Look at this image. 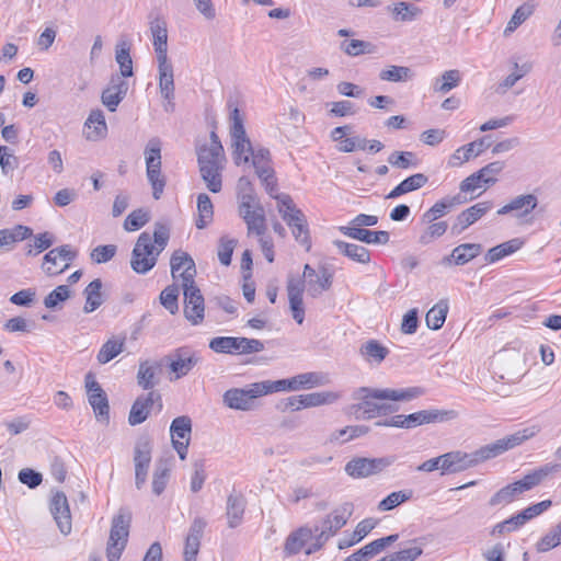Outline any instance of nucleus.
Returning a JSON list of instances; mask_svg holds the SVG:
<instances>
[{"label": "nucleus", "mask_w": 561, "mask_h": 561, "mask_svg": "<svg viewBox=\"0 0 561 561\" xmlns=\"http://www.w3.org/2000/svg\"><path fill=\"white\" fill-rule=\"evenodd\" d=\"M534 435L535 431L533 428H524L500 438L492 444L482 446L472 453H463L459 450L446 453L442 455V458H444V463L440 465L442 473H455L476 467L481 462L493 459L520 445Z\"/></svg>", "instance_id": "1"}, {"label": "nucleus", "mask_w": 561, "mask_h": 561, "mask_svg": "<svg viewBox=\"0 0 561 561\" xmlns=\"http://www.w3.org/2000/svg\"><path fill=\"white\" fill-rule=\"evenodd\" d=\"M332 285V275L322 271L318 274L317 271L309 264L304 266L302 277L289 276L287 279V295L289 301V309L294 320L301 324L305 320L304 307V290L312 298H318L323 291L330 289Z\"/></svg>", "instance_id": "2"}, {"label": "nucleus", "mask_w": 561, "mask_h": 561, "mask_svg": "<svg viewBox=\"0 0 561 561\" xmlns=\"http://www.w3.org/2000/svg\"><path fill=\"white\" fill-rule=\"evenodd\" d=\"M424 393L420 387L407 389H375L360 387L352 393V399L357 401L350 405L348 411L357 420H371L376 417L378 402L376 400L409 401Z\"/></svg>", "instance_id": "3"}, {"label": "nucleus", "mask_w": 561, "mask_h": 561, "mask_svg": "<svg viewBox=\"0 0 561 561\" xmlns=\"http://www.w3.org/2000/svg\"><path fill=\"white\" fill-rule=\"evenodd\" d=\"M130 525V511L126 507L119 508L112 518L110 537L106 546V557L108 561H119L128 542Z\"/></svg>", "instance_id": "4"}, {"label": "nucleus", "mask_w": 561, "mask_h": 561, "mask_svg": "<svg viewBox=\"0 0 561 561\" xmlns=\"http://www.w3.org/2000/svg\"><path fill=\"white\" fill-rule=\"evenodd\" d=\"M161 140L158 137H152L148 140L144 150L146 174L152 187L154 199L161 197L165 186V178L161 172Z\"/></svg>", "instance_id": "5"}, {"label": "nucleus", "mask_w": 561, "mask_h": 561, "mask_svg": "<svg viewBox=\"0 0 561 561\" xmlns=\"http://www.w3.org/2000/svg\"><path fill=\"white\" fill-rule=\"evenodd\" d=\"M230 136L232 141V158L237 165L248 163L253 148L244 128V118L238 107L230 113Z\"/></svg>", "instance_id": "6"}, {"label": "nucleus", "mask_w": 561, "mask_h": 561, "mask_svg": "<svg viewBox=\"0 0 561 561\" xmlns=\"http://www.w3.org/2000/svg\"><path fill=\"white\" fill-rule=\"evenodd\" d=\"M328 382V375L317 371L299 374L288 379L265 380L268 393L310 389L324 386Z\"/></svg>", "instance_id": "7"}, {"label": "nucleus", "mask_w": 561, "mask_h": 561, "mask_svg": "<svg viewBox=\"0 0 561 561\" xmlns=\"http://www.w3.org/2000/svg\"><path fill=\"white\" fill-rule=\"evenodd\" d=\"M270 394L265 380L251 383L248 389L232 388L222 396L224 403L233 410L250 411L254 408V400Z\"/></svg>", "instance_id": "8"}, {"label": "nucleus", "mask_w": 561, "mask_h": 561, "mask_svg": "<svg viewBox=\"0 0 561 561\" xmlns=\"http://www.w3.org/2000/svg\"><path fill=\"white\" fill-rule=\"evenodd\" d=\"M154 250L151 234L141 232L131 252L130 266L135 273L146 274L154 267L159 256Z\"/></svg>", "instance_id": "9"}, {"label": "nucleus", "mask_w": 561, "mask_h": 561, "mask_svg": "<svg viewBox=\"0 0 561 561\" xmlns=\"http://www.w3.org/2000/svg\"><path fill=\"white\" fill-rule=\"evenodd\" d=\"M394 461L393 457H380V458H366L357 457L353 458L345 465V472L355 479L367 478L369 476L377 474L391 466Z\"/></svg>", "instance_id": "10"}, {"label": "nucleus", "mask_w": 561, "mask_h": 561, "mask_svg": "<svg viewBox=\"0 0 561 561\" xmlns=\"http://www.w3.org/2000/svg\"><path fill=\"white\" fill-rule=\"evenodd\" d=\"M76 257L77 251L70 244L51 249L44 255L43 270L49 276L61 274Z\"/></svg>", "instance_id": "11"}, {"label": "nucleus", "mask_w": 561, "mask_h": 561, "mask_svg": "<svg viewBox=\"0 0 561 561\" xmlns=\"http://www.w3.org/2000/svg\"><path fill=\"white\" fill-rule=\"evenodd\" d=\"M184 316L193 324L203 322L205 317L204 297L195 283L183 286Z\"/></svg>", "instance_id": "12"}, {"label": "nucleus", "mask_w": 561, "mask_h": 561, "mask_svg": "<svg viewBox=\"0 0 561 561\" xmlns=\"http://www.w3.org/2000/svg\"><path fill=\"white\" fill-rule=\"evenodd\" d=\"M154 405L158 412H161L163 403L158 391H149L146 394L139 396L131 405L128 416L129 424L135 426L144 423Z\"/></svg>", "instance_id": "13"}, {"label": "nucleus", "mask_w": 561, "mask_h": 561, "mask_svg": "<svg viewBox=\"0 0 561 561\" xmlns=\"http://www.w3.org/2000/svg\"><path fill=\"white\" fill-rule=\"evenodd\" d=\"M170 266L173 279H181L182 287L195 283L196 266L187 252L174 251L170 259Z\"/></svg>", "instance_id": "14"}, {"label": "nucleus", "mask_w": 561, "mask_h": 561, "mask_svg": "<svg viewBox=\"0 0 561 561\" xmlns=\"http://www.w3.org/2000/svg\"><path fill=\"white\" fill-rule=\"evenodd\" d=\"M85 388L88 393V401L92 407L96 419L100 421H108L110 405L107 396L100 383L95 380L92 373H89L85 376Z\"/></svg>", "instance_id": "15"}, {"label": "nucleus", "mask_w": 561, "mask_h": 561, "mask_svg": "<svg viewBox=\"0 0 561 561\" xmlns=\"http://www.w3.org/2000/svg\"><path fill=\"white\" fill-rule=\"evenodd\" d=\"M152 445L148 437L137 442L134 450L135 463V485L138 490L142 489L147 481L148 470L151 462Z\"/></svg>", "instance_id": "16"}, {"label": "nucleus", "mask_w": 561, "mask_h": 561, "mask_svg": "<svg viewBox=\"0 0 561 561\" xmlns=\"http://www.w3.org/2000/svg\"><path fill=\"white\" fill-rule=\"evenodd\" d=\"M168 358L175 380L186 376L201 362L198 353L187 347L175 350Z\"/></svg>", "instance_id": "17"}, {"label": "nucleus", "mask_w": 561, "mask_h": 561, "mask_svg": "<svg viewBox=\"0 0 561 561\" xmlns=\"http://www.w3.org/2000/svg\"><path fill=\"white\" fill-rule=\"evenodd\" d=\"M559 468V465L546 463L539 468L534 469L533 471L524 476L523 479L510 483V485L512 486V490L515 492V494L518 496L519 494L539 485L547 477L557 472Z\"/></svg>", "instance_id": "18"}, {"label": "nucleus", "mask_w": 561, "mask_h": 561, "mask_svg": "<svg viewBox=\"0 0 561 561\" xmlns=\"http://www.w3.org/2000/svg\"><path fill=\"white\" fill-rule=\"evenodd\" d=\"M206 526L207 520L204 517L197 516L193 519L185 537L183 561H196Z\"/></svg>", "instance_id": "19"}, {"label": "nucleus", "mask_w": 561, "mask_h": 561, "mask_svg": "<svg viewBox=\"0 0 561 561\" xmlns=\"http://www.w3.org/2000/svg\"><path fill=\"white\" fill-rule=\"evenodd\" d=\"M50 513L61 534L68 535L71 531V515L66 494L56 491L50 501Z\"/></svg>", "instance_id": "20"}, {"label": "nucleus", "mask_w": 561, "mask_h": 561, "mask_svg": "<svg viewBox=\"0 0 561 561\" xmlns=\"http://www.w3.org/2000/svg\"><path fill=\"white\" fill-rule=\"evenodd\" d=\"M128 91V83L119 76H113L101 95V101L110 112H115Z\"/></svg>", "instance_id": "21"}, {"label": "nucleus", "mask_w": 561, "mask_h": 561, "mask_svg": "<svg viewBox=\"0 0 561 561\" xmlns=\"http://www.w3.org/2000/svg\"><path fill=\"white\" fill-rule=\"evenodd\" d=\"M149 25L157 60L169 59L167 22L163 18L157 15L150 20Z\"/></svg>", "instance_id": "22"}, {"label": "nucleus", "mask_w": 561, "mask_h": 561, "mask_svg": "<svg viewBox=\"0 0 561 561\" xmlns=\"http://www.w3.org/2000/svg\"><path fill=\"white\" fill-rule=\"evenodd\" d=\"M493 207L491 202H481L473 206L462 210L456 218V222L453 225V231L461 233L469 226L478 221L483 215H485Z\"/></svg>", "instance_id": "23"}, {"label": "nucleus", "mask_w": 561, "mask_h": 561, "mask_svg": "<svg viewBox=\"0 0 561 561\" xmlns=\"http://www.w3.org/2000/svg\"><path fill=\"white\" fill-rule=\"evenodd\" d=\"M339 230L344 236L367 244H387L390 236L388 231H373L365 228L341 226Z\"/></svg>", "instance_id": "24"}, {"label": "nucleus", "mask_w": 561, "mask_h": 561, "mask_svg": "<svg viewBox=\"0 0 561 561\" xmlns=\"http://www.w3.org/2000/svg\"><path fill=\"white\" fill-rule=\"evenodd\" d=\"M490 145L491 142L489 141V137L485 136L466 146H462L451 154L448 164L450 167H459L462 163L469 161L470 158L480 156L486 148L490 147Z\"/></svg>", "instance_id": "25"}, {"label": "nucleus", "mask_w": 561, "mask_h": 561, "mask_svg": "<svg viewBox=\"0 0 561 561\" xmlns=\"http://www.w3.org/2000/svg\"><path fill=\"white\" fill-rule=\"evenodd\" d=\"M159 72V89L164 100L174 106V76L173 66L169 59L157 60Z\"/></svg>", "instance_id": "26"}, {"label": "nucleus", "mask_w": 561, "mask_h": 561, "mask_svg": "<svg viewBox=\"0 0 561 561\" xmlns=\"http://www.w3.org/2000/svg\"><path fill=\"white\" fill-rule=\"evenodd\" d=\"M467 198L461 195V193L455 196H447L443 199L436 202L430 209H427L422 219L426 222H433L439 217L444 216L448 211H450L454 207L465 204Z\"/></svg>", "instance_id": "27"}, {"label": "nucleus", "mask_w": 561, "mask_h": 561, "mask_svg": "<svg viewBox=\"0 0 561 561\" xmlns=\"http://www.w3.org/2000/svg\"><path fill=\"white\" fill-rule=\"evenodd\" d=\"M161 365L157 362L141 360L137 371V383L144 390H151L159 383Z\"/></svg>", "instance_id": "28"}, {"label": "nucleus", "mask_w": 561, "mask_h": 561, "mask_svg": "<svg viewBox=\"0 0 561 561\" xmlns=\"http://www.w3.org/2000/svg\"><path fill=\"white\" fill-rule=\"evenodd\" d=\"M538 205V198L534 194L518 195L508 204L497 210L499 215H506L512 211H518V216L530 214Z\"/></svg>", "instance_id": "29"}, {"label": "nucleus", "mask_w": 561, "mask_h": 561, "mask_svg": "<svg viewBox=\"0 0 561 561\" xmlns=\"http://www.w3.org/2000/svg\"><path fill=\"white\" fill-rule=\"evenodd\" d=\"M377 525V522L374 518H365L360 520L354 531L350 535H345L337 542V548L340 550L350 548L362 541Z\"/></svg>", "instance_id": "30"}, {"label": "nucleus", "mask_w": 561, "mask_h": 561, "mask_svg": "<svg viewBox=\"0 0 561 561\" xmlns=\"http://www.w3.org/2000/svg\"><path fill=\"white\" fill-rule=\"evenodd\" d=\"M225 150L222 145H202L197 148V163L201 165L224 164Z\"/></svg>", "instance_id": "31"}, {"label": "nucleus", "mask_w": 561, "mask_h": 561, "mask_svg": "<svg viewBox=\"0 0 561 561\" xmlns=\"http://www.w3.org/2000/svg\"><path fill=\"white\" fill-rule=\"evenodd\" d=\"M333 244L342 255L354 262L360 264H367L370 262V252L363 245L348 243L342 240H334Z\"/></svg>", "instance_id": "32"}, {"label": "nucleus", "mask_w": 561, "mask_h": 561, "mask_svg": "<svg viewBox=\"0 0 561 561\" xmlns=\"http://www.w3.org/2000/svg\"><path fill=\"white\" fill-rule=\"evenodd\" d=\"M244 510L245 500L242 495L232 493L228 496L226 515L230 528H236L241 524Z\"/></svg>", "instance_id": "33"}, {"label": "nucleus", "mask_w": 561, "mask_h": 561, "mask_svg": "<svg viewBox=\"0 0 561 561\" xmlns=\"http://www.w3.org/2000/svg\"><path fill=\"white\" fill-rule=\"evenodd\" d=\"M428 182V178L423 173H414L403 181H401L394 188L390 191L387 195V198H398L401 195L408 194L410 192L420 190Z\"/></svg>", "instance_id": "34"}, {"label": "nucleus", "mask_w": 561, "mask_h": 561, "mask_svg": "<svg viewBox=\"0 0 561 561\" xmlns=\"http://www.w3.org/2000/svg\"><path fill=\"white\" fill-rule=\"evenodd\" d=\"M84 125L89 129L87 133V139L99 140L106 136L107 126L104 114L101 110L91 111Z\"/></svg>", "instance_id": "35"}, {"label": "nucleus", "mask_w": 561, "mask_h": 561, "mask_svg": "<svg viewBox=\"0 0 561 561\" xmlns=\"http://www.w3.org/2000/svg\"><path fill=\"white\" fill-rule=\"evenodd\" d=\"M172 446L179 443H188L191 440L192 421L188 416L182 415L175 417L170 425Z\"/></svg>", "instance_id": "36"}, {"label": "nucleus", "mask_w": 561, "mask_h": 561, "mask_svg": "<svg viewBox=\"0 0 561 561\" xmlns=\"http://www.w3.org/2000/svg\"><path fill=\"white\" fill-rule=\"evenodd\" d=\"M199 173L206 187L211 193H219L222 188V175L224 164L214 165H201Z\"/></svg>", "instance_id": "37"}, {"label": "nucleus", "mask_w": 561, "mask_h": 561, "mask_svg": "<svg viewBox=\"0 0 561 561\" xmlns=\"http://www.w3.org/2000/svg\"><path fill=\"white\" fill-rule=\"evenodd\" d=\"M313 535V530L309 527H300L293 531L286 539L284 551L287 556L297 554L306 541H308Z\"/></svg>", "instance_id": "38"}, {"label": "nucleus", "mask_w": 561, "mask_h": 561, "mask_svg": "<svg viewBox=\"0 0 561 561\" xmlns=\"http://www.w3.org/2000/svg\"><path fill=\"white\" fill-rule=\"evenodd\" d=\"M102 286V280L100 278H95L85 287L83 291L85 296L83 311L85 313L93 312L103 304Z\"/></svg>", "instance_id": "39"}, {"label": "nucleus", "mask_w": 561, "mask_h": 561, "mask_svg": "<svg viewBox=\"0 0 561 561\" xmlns=\"http://www.w3.org/2000/svg\"><path fill=\"white\" fill-rule=\"evenodd\" d=\"M461 82V73L458 69H450L443 72L433 82V91L446 94L457 88Z\"/></svg>", "instance_id": "40"}, {"label": "nucleus", "mask_w": 561, "mask_h": 561, "mask_svg": "<svg viewBox=\"0 0 561 561\" xmlns=\"http://www.w3.org/2000/svg\"><path fill=\"white\" fill-rule=\"evenodd\" d=\"M359 354L368 362L379 365L388 356L389 350L377 340H369L362 344Z\"/></svg>", "instance_id": "41"}, {"label": "nucleus", "mask_w": 561, "mask_h": 561, "mask_svg": "<svg viewBox=\"0 0 561 561\" xmlns=\"http://www.w3.org/2000/svg\"><path fill=\"white\" fill-rule=\"evenodd\" d=\"M482 252L480 243H462L456 247L450 254L456 265H465Z\"/></svg>", "instance_id": "42"}, {"label": "nucleus", "mask_w": 561, "mask_h": 561, "mask_svg": "<svg viewBox=\"0 0 561 561\" xmlns=\"http://www.w3.org/2000/svg\"><path fill=\"white\" fill-rule=\"evenodd\" d=\"M197 211L198 217L195 225L197 229H204L213 221L214 217V205L206 193H201L197 196Z\"/></svg>", "instance_id": "43"}, {"label": "nucleus", "mask_w": 561, "mask_h": 561, "mask_svg": "<svg viewBox=\"0 0 561 561\" xmlns=\"http://www.w3.org/2000/svg\"><path fill=\"white\" fill-rule=\"evenodd\" d=\"M125 336L112 337L107 340L100 348L96 359L100 364H106L124 351Z\"/></svg>", "instance_id": "44"}, {"label": "nucleus", "mask_w": 561, "mask_h": 561, "mask_svg": "<svg viewBox=\"0 0 561 561\" xmlns=\"http://www.w3.org/2000/svg\"><path fill=\"white\" fill-rule=\"evenodd\" d=\"M388 11L392 14L394 21L401 22L414 21L422 12L420 8L404 1L389 5Z\"/></svg>", "instance_id": "45"}, {"label": "nucleus", "mask_w": 561, "mask_h": 561, "mask_svg": "<svg viewBox=\"0 0 561 561\" xmlns=\"http://www.w3.org/2000/svg\"><path fill=\"white\" fill-rule=\"evenodd\" d=\"M523 245V241L518 238L512 239L507 242L501 243L496 247H493L488 251V253L484 256L485 262L488 263H494L506 255H510L520 249Z\"/></svg>", "instance_id": "46"}, {"label": "nucleus", "mask_w": 561, "mask_h": 561, "mask_svg": "<svg viewBox=\"0 0 561 561\" xmlns=\"http://www.w3.org/2000/svg\"><path fill=\"white\" fill-rule=\"evenodd\" d=\"M448 312V302L447 300H439L434 307H432L425 317L426 325L431 330L440 329L446 320Z\"/></svg>", "instance_id": "47"}, {"label": "nucleus", "mask_w": 561, "mask_h": 561, "mask_svg": "<svg viewBox=\"0 0 561 561\" xmlns=\"http://www.w3.org/2000/svg\"><path fill=\"white\" fill-rule=\"evenodd\" d=\"M414 72L405 66H389L381 70L379 78L388 82H407L413 79Z\"/></svg>", "instance_id": "48"}, {"label": "nucleus", "mask_w": 561, "mask_h": 561, "mask_svg": "<svg viewBox=\"0 0 561 561\" xmlns=\"http://www.w3.org/2000/svg\"><path fill=\"white\" fill-rule=\"evenodd\" d=\"M353 513V504L344 503L341 506L334 508L329 515H327V524L333 525V530H340L344 527Z\"/></svg>", "instance_id": "49"}, {"label": "nucleus", "mask_w": 561, "mask_h": 561, "mask_svg": "<svg viewBox=\"0 0 561 561\" xmlns=\"http://www.w3.org/2000/svg\"><path fill=\"white\" fill-rule=\"evenodd\" d=\"M388 162L398 169H412L419 164V160L412 151H393L388 157Z\"/></svg>", "instance_id": "50"}, {"label": "nucleus", "mask_w": 561, "mask_h": 561, "mask_svg": "<svg viewBox=\"0 0 561 561\" xmlns=\"http://www.w3.org/2000/svg\"><path fill=\"white\" fill-rule=\"evenodd\" d=\"M209 348L221 354H238V337L217 336L210 340Z\"/></svg>", "instance_id": "51"}, {"label": "nucleus", "mask_w": 561, "mask_h": 561, "mask_svg": "<svg viewBox=\"0 0 561 561\" xmlns=\"http://www.w3.org/2000/svg\"><path fill=\"white\" fill-rule=\"evenodd\" d=\"M534 12V5L530 3H524L518 7L513 13L511 20L508 21L504 35H508L514 32L523 22H525Z\"/></svg>", "instance_id": "52"}, {"label": "nucleus", "mask_w": 561, "mask_h": 561, "mask_svg": "<svg viewBox=\"0 0 561 561\" xmlns=\"http://www.w3.org/2000/svg\"><path fill=\"white\" fill-rule=\"evenodd\" d=\"M304 408L319 407L327 403H332L339 399V394L334 392H312L300 394Z\"/></svg>", "instance_id": "53"}, {"label": "nucleus", "mask_w": 561, "mask_h": 561, "mask_svg": "<svg viewBox=\"0 0 561 561\" xmlns=\"http://www.w3.org/2000/svg\"><path fill=\"white\" fill-rule=\"evenodd\" d=\"M248 227V233H255L259 237L265 236V214L262 206H257L255 213L250 218L243 219Z\"/></svg>", "instance_id": "54"}, {"label": "nucleus", "mask_w": 561, "mask_h": 561, "mask_svg": "<svg viewBox=\"0 0 561 561\" xmlns=\"http://www.w3.org/2000/svg\"><path fill=\"white\" fill-rule=\"evenodd\" d=\"M412 496V491H396L387 495L383 500H381L378 504V510L381 512H387L396 508L400 504L409 501Z\"/></svg>", "instance_id": "55"}, {"label": "nucleus", "mask_w": 561, "mask_h": 561, "mask_svg": "<svg viewBox=\"0 0 561 561\" xmlns=\"http://www.w3.org/2000/svg\"><path fill=\"white\" fill-rule=\"evenodd\" d=\"M115 59L119 66L121 78H129L134 75L133 60L126 44L117 47Z\"/></svg>", "instance_id": "56"}, {"label": "nucleus", "mask_w": 561, "mask_h": 561, "mask_svg": "<svg viewBox=\"0 0 561 561\" xmlns=\"http://www.w3.org/2000/svg\"><path fill=\"white\" fill-rule=\"evenodd\" d=\"M276 208L285 222L295 216L296 211L300 210L288 194L282 193L279 196H276Z\"/></svg>", "instance_id": "57"}, {"label": "nucleus", "mask_w": 561, "mask_h": 561, "mask_svg": "<svg viewBox=\"0 0 561 561\" xmlns=\"http://www.w3.org/2000/svg\"><path fill=\"white\" fill-rule=\"evenodd\" d=\"M341 48L350 56H359L364 54H371L374 51L371 43L360 39L344 41Z\"/></svg>", "instance_id": "58"}, {"label": "nucleus", "mask_w": 561, "mask_h": 561, "mask_svg": "<svg viewBox=\"0 0 561 561\" xmlns=\"http://www.w3.org/2000/svg\"><path fill=\"white\" fill-rule=\"evenodd\" d=\"M411 542L419 543V546L402 549L393 554H390V558L393 561H415L423 553V538H416Z\"/></svg>", "instance_id": "59"}, {"label": "nucleus", "mask_w": 561, "mask_h": 561, "mask_svg": "<svg viewBox=\"0 0 561 561\" xmlns=\"http://www.w3.org/2000/svg\"><path fill=\"white\" fill-rule=\"evenodd\" d=\"M150 217L147 210L139 208L131 211L124 221V228L127 231H136L142 228Z\"/></svg>", "instance_id": "60"}, {"label": "nucleus", "mask_w": 561, "mask_h": 561, "mask_svg": "<svg viewBox=\"0 0 561 561\" xmlns=\"http://www.w3.org/2000/svg\"><path fill=\"white\" fill-rule=\"evenodd\" d=\"M178 297L179 288L176 285H170L165 287L160 294L161 305L172 314L179 310Z\"/></svg>", "instance_id": "61"}, {"label": "nucleus", "mask_w": 561, "mask_h": 561, "mask_svg": "<svg viewBox=\"0 0 561 561\" xmlns=\"http://www.w3.org/2000/svg\"><path fill=\"white\" fill-rule=\"evenodd\" d=\"M152 238V244L154 245V252L158 255L165 249L170 239V229L162 222H156Z\"/></svg>", "instance_id": "62"}, {"label": "nucleus", "mask_w": 561, "mask_h": 561, "mask_svg": "<svg viewBox=\"0 0 561 561\" xmlns=\"http://www.w3.org/2000/svg\"><path fill=\"white\" fill-rule=\"evenodd\" d=\"M170 477V469L165 465H158L152 478V492L156 495L163 493Z\"/></svg>", "instance_id": "63"}, {"label": "nucleus", "mask_w": 561, "mask_h": 561, "mask_svg": "<svg viewBox=\"0 0 561 561\" xmlns=\"http://www.w3.org/2000/svg\"><path fill=\"white\" fill-rule=\"evenodd\" d=\"M69 297V287L67 285H59L45 297L44 306L48 309L57 308L60 302L67 300Z\"/></svg>", "instance_id": "64"}]
</instances>
